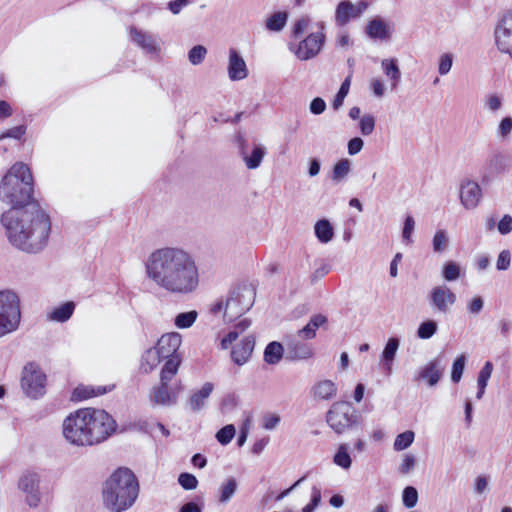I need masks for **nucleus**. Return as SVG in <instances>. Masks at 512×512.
<instances>
[{
  "instance_id": "a211bd4d",
  "label": "nucleus",
  "mask_w": 512,
  "mask_h": 512,
  "mask_svg": "<svg viewBox=\"0 0 512 512\" xmlns=\"http://www.w3.org/2000/svg\"><path fill=\"white\" fill-rule=\"evenodd\" d=\"M255 347V338L253 335L245 336L237 343L231 351L232 361L238 366H242L249 361Z\"/></svg>"
},
{
  "instance_id": "f8f14e48",
  "label": "nucleus",
  "mask_w": 512,
  "mask_h": 512,
  "mask_svg": "<svg viewBox=\"0 0 512 512\" xmlns=\"http://www.w3.org/2000/svg\"><path fill=\"white\" fill-rule=\"evenodd\" d=\"M325 42V35L322 31L310 33L299 42L294 50L295 56L302 61L316 57L321 51Z\"/></svg>"
},
{
  "instance_id": "2eb2a0df",
  "label": "nucleus",
  "mask_w": 512,
  "mask_h": 512,
  "mask_svg": "<svg viewBox=\"0 0 512 512\" xmlns=\"http://www.w3.org/2000/svg\"><path fill=\"white\" fill-rule=\"evenodd\" d=\"M266 153V148L261 144H253L251 152L248 153L244 139L240 138L239 154L247 169H257L261 165Z\"/></svg>"
},
{
  "instance_id": "f03ea898",
  "label": "nucleus",
  "mask_w": 512,
  "mask_h": 512,
  "mask_svg": "<svg viewBox=\"0 0 512 512\" xmlns=\"http://www.w3.org/2000/svg\"><path fill=\"white\" fill-rule=\"evenodd\" d=\"M9 243L27 253H38L48 244L51 218L38 203L10 208L1 216Z\"/></svg>"
},
{
  "instance_id": "20e7f679",
  "label": "nucleus",
  "mask_w": 512,
  "mask_h": 512,
  "mask_svg": "<svg viewBox=\"0 0 512 512\" xmlns=\"http://www.w3.org/2000/svg\"><path fill=\"white\" fill-rule=\"evenodd\" d=\"M138 494L139 484L133 472L119 468L104 483L103 505L110 512H124L133 506Z\"/></svg>"
},
{
  "instance_id": "f3484780",
  "label": "nucleus",
  "mask_w": 512,
  "mask_h": 512,
  "mask_svg": "<svg viewBox=\"0 0 512 512\" xmlns=\"http://www.w3.org/2000/svg\"><path fill=\"white\" fill-rule=\"evenodd\" d=\"M182 343V337L177 332H171L164 334L160 337L156 344L157 350H159L160 355H162L163 359L179 356L177 351Z\"/></svg>"
},
{
  "instance_id": "c85d7f7f",
  "label": "nucleus",
  "mask_w": 512,
  "mask_h": 512,
  "mask_svg": "<svg viewBox=\"0 0 512 512\" xmlns=\"http://www.w3.org/2000/svg\"><path fill=\"white\" fill-rule=\"evenodd\" d=\"M106 392H107V389L104 386L94 387V386L80 385L73 390L71 399L73 401H82V400H86V399H89V398H92L95 396L103 395Z\"/></svg>"
},
{
  "instance_id": "39448f33",
  "label": "nucleus",
  "mask_w": 512,
  "mask_h": 512,
  "mask_svg": "<svg viewBox=\"0 0 512 512\" xmlns=\"http://www.w3.org/2000/svg\"><path fill=\"white\" fill-rule=\"evenodd\" d=\"M33 176L23 162L11 166L0 182V201L10 208L24 207L32 203Z\"/></svg>"
},
{
  "instance_id": "c756f323",
  "label": "nucleus",
  "mask_w": 512,
  "mask_h": 512,
  "mask_svg": "<svg viewBox=\"0 0 512 512\" xmlns=\"http://www.w3.org/2000/svg\"><path fill=\"white\" fill-rule=\"evenodd\" d=\"M351 18H357L350 1H341L335 11V22L338 26L346 25Z\"/></svg>"
},
{
  "instance_id": "680f3d73",
  "label": "nucleus",
  "mask_w": 512,
  "mask_h": 512,
  "mask_svg": "<svg viewBox=\"0 0 512 512\" xmlns=\"http://www.w3.org/2000/svg\"><path fill=\"white\" fill-rule=\"evenodd\" d=\"M26 132V127L24 125H19L16 127H13L6 132L0 134V141L4 140L5 138H14V139H20Z\"/></svg>"
},
{
  "instance_id": "7c9ffc66",
  "label": "nucleus",
  "mask_w": 512,
  "mask_h": 512,
  "mask_svg": "<svg viewBox=\"0 0 512 512\" xmlns=\"http://www.w3.org/2000/svg\"><path fill=\"white\" fill-rule=\"evenodd\" d=\"M283 354V345L280 342L272 341L266 346L263 359L267 364L276 365L283 358Z\"/></svg>"
},
{
  "instance_id": "09e8293b",
  "label": "nucleus",
  "mask_w": 512,
  "mask_h": 512,
  "mask_svg": "<svg viewBox=\"0 0 512 512\" xmlns=\"http://www.w3.org/2000/svg\"><path fill=\"white\" fill-rule=\"evenodd\" d=\"M442 275L446 281H455L460 277V267L454 261L444 264Z\"/></svg>"
},
{
  "instance_id": "a878e982",
  "label": "nucleus",
  "mask_w": 512,
  "mask_h": 512,
  "mask_svg": "<svg viewBox=\"0 0 512 512\" xmlns=\"http://www.w3.org/2000/svg\"><path fill=\"white\" fill-rule=\"evenodd\" d=\"M75 310V303L72 301L65 302L53 308L48 314L47 319L54 322L64 323L68 321Z\"/></svg>"
},
{
  "instance_id": "e433bc0d",
  "label": "nucleus",
  "mask_w": 512,
  "mask_h": 512,
  "mask_svg": "<svg viewBox=\"0 0 512 512\" xmlns=\"http://www.w3.org/2000/svg\"><path fill=\"white\" fill-rule=\"evenodd\" d=\"M165 360L166 362L161 370V381L169 382L177 373L181 359L179 356H174Z\"/></svg>"
},
{
  "instance_id": "49530a36",
  "label": "nucleus",
  "mask_w": 512,
  "mask_h": 512,
  "mask_svg": "<svg viewBox=\"0 0 512 512\" xmlns=\"http://www.w3.org/2000/svg\"><path fill=\"white\" fill-rule=\"evenodd\" d=\"M207 55V49L203 45H196L188 52V60L192 65H200Z\"/></svg>"
},
{
  "instance_id": "a19ab883",
  "label": "nucleus",
  "mask_w": 512,
  "mask_h": 512,
  "mask_svg": "<svg viewBox=\"0 0 512 512\" xmlns=\"http://www.w3.org/2000/svg\"><path fill=\"white\" fill-rule=\"evenodd\" d=\"M197 317L198 313L196 310L182 312L175 317L174 324L177 328L186 329L191 327L195 323Z\"/></svg>"
},
{
  "instance_id": "338daca9",
  "label": "nucleus",
  "mask_w": 512,
  "mask_h": 512,
  "mask_svg": "<svg viewBox=\"0 0 512 512\" xmlns=\"http://www.w3.org/2000/svg\"><path fill=\"white\" fill-rule=\"evenodd\" d=\"M309 109L312 114L320 115L325 111L326 103L322 98L316 97L310 102Z\"/></svg>"
},
{
  "instance_id": "aec40b11",
  "label": "nucleus",
  "mask_w": 512,
  "mask_h": 512,
  "mask_svg": "<svg viewBox=\"0 0 512 512\" xmlns=\"http://www.w3.org/2000/svg\"><path fill=\"white\" fill-rule=\"evenodd\" d=\"M248 75V69L242 56L235 50L229 51L228 76L232 81L242 80Z\"/></svg>"
},
{
  "instance_id": "c03bdc74",
  "label": "nucleus",
  "mask_w": 512,
  "mask_h": 512,
  "mask_svg": "<svg viewBox=\"0 0 512 512\" xmlns=\"http://www.w3.org/2000/svg\"><path fill=\"white\" fill-rule=\"evenodd\" d=\"M438 329V325L434 320H427L422 322L417 329V336L420 339L431 338Z\"/></svg>"
},
{
  "instance_id": "423d86ee",
  "label": "nucleus",
  "mask_w": 512,
  "mask_h": 512,
  "mask_svg": "<svg viewBox=\"0 0 512 512\" xmlns=\"http://www.w3.org/2000/svg\"><path fill=\"white\" fill-rule=\"evenodd\" d=\"M254 299V288L243 285L233 289L225 301L217 302L211 307L210 311L213 314L222 312L224 321L232 322L253 306Z\"/></svg>"
},
{
  "instance_id": "052dcab7",
  "label": "nucleus",
  "mask_w": 512,
  "mask_h": 512,
  "mask_svg": "<svg viewBox=\"0 0 512 512\" xmlns=\"http://www.w3.org/2000/svg\"><path fill=\"white\" fill-rule=\"evenodd\" d=\"M178 483L185 490H193L198 485L197 478L190 473H181L178 477Z\"/></svg>"
},
{
  "instance_id": "412c9836",
  "label": "nucleus",
  "mask_w": 512,
  "mask_h": 512,
  "mask_svg": "<svg viewBox=\"0 0 512 512\" xmlns=\"http://www.w3.org/2000/svg\"><path fill=\"white\" fill-rule=\"evenodd\" d=\"M286 353L290 360H306L313 356V349L311 344L293 338L287 342Z\"/></svg>"
},
{
  "instance_id": "a18cd8bd",
  "label": "nucleus",
  "mask_w": 512,
  "mask_h": 512,
  "mask_svg": "<svg viewBox=\"0 0 512 512\" xmlns=\"http://www.w3.org/2000/svg\"><path fill=\"white\" fill-rule=\"evenodd\" d=\"M466 364L465 355H459L453 362L452 371H451V380L454 383H458L463 375L464 368Z\"/></svg>"
},
{
  "instance_id": "72a5a7b5",
  "label": "nucleus",
  "mask_w": 512,
  "mask_h": 512,
  "mask_svg": "<svg viewBox=\"0 0 512 512\" xmlns=\"http://www.w3.org/2000/svg\"><path fill=\"white\" fill-rule=\"evenodd\" d=\"M314 232L319 242L324 244L330 242L334 237L333 227L327 219L317 221Z\"/></svg>"
},
{
  "instance_id": "f704fd0d",
  "label": "nucleus",
  "mask_w": 512,
  "mask_h": 512,
  "mask_svg": "<svg viewBox=\"0 0 512 512\" xmlns=\"http://www.w3.org/2000/svg\"><path fill=\"white\" fill-rule=\"evenodd\" d=\"M251 325V321L247 318L242 319L238 322L234 329L230 331L221 341V348L227 349L241 333L245 332Z\"/></svg>"
},
{
  "instance_id": "0eeeda50",
  "label": "nucleus",
  "mask_w": 512,
  "mask_h": 512,
  "mask_svg": "<svg viewBox=\"0 0 512 512\" xmlns=\"http://www.w3.org/2000/svg\"><path fill=\"white\" fill-rule=\"evenodd\" d=\"M359 419L357 410L348 401L334 402L325 416L327 425L338 435L356 427Z\"/></svg>"
},
{
  "instance_id": "603ef678",
  "label": "nucleus",
  "mask_w": 512,
  "mask_h": 512,
  "mask_svg": "<svg viewBox=\"0 0 512 512\" xmlns=\"http://www.w3.org/2000/svg\"><path fill=\"white\" fill-rule=\"evenodd\" d=\"M350 88V78H346L340 86L338 93L333 100V108L338 110L344 103V99L347 96Z\"/></svg>"
},
{
  "instance_id": "58836bf2",
  "label": "nucleus",
  "mask_w": 512,
  "mask_h": 512,
  "mask_svg": "<svg viewBox=\"0 0 512 512\" xmlns=\"http://www.w3.org/2000/svg\"><path fill=\"white\" fill-rule=\"evenodd\" d=\"M351 171V161L347 158L340 159L332 170V180L336 183L345 179Z\"/></svg>"
},
{
  "instance_id": "4be33fe9",
  "label": "nucleus",
  "mask_w": 512,
  "mask_h": 512,
  "mask_svg": "<svg viewBox=\"0 0 512 512\" xmlns=\"http://www.w3.org/2000/svg\"><path fill=\"white\" fill-rule=\"evenodd\" d=\"M310 394L314 400L329 401L337 395V386L332 380H321L313 385Z\"/></svg>"
},
{
  "instance_id": "ea45409f",
  "label": "nucleus",
  "mask_w": 512,
  "mask_h": 512,
  "mask_svg": "<svg viewBox=\"0 0 512 512\" xmlns=\"http://www.w3.org/2000/svg\"><path fill=\"white\" fill-rule=\"evenodd\" d=\"M348 448V444H340L333 458L334 463L343 469H349L352 463L351 457L348 453Z\"/></svg>"
},
{
  "instance_id": "5701e85b",
  "label": "nucleus",
  "mask_w": 512,
  "mask_h": 512,
  "mask_svg": "<svg viewBox=\"0 0 512 512\" xmlns=\"http://www.w3.org/2000/svg\"><path fill=\"white\" fill-rule=\"evenodd\" d=\"M151 400L155 404L170 406L176 403L177 396L171 392L168 382L161 381L160 385L153 389Z\"/></svg>"
},
{
  "instance_id": "e2e57ef3",
  "label": "nucleus",
  "mask_w": 512,
  "mask_h": 512,
  "mask_svg": "<svg viewBox=\"0 0 512 512\" xmlns=\"http://www.w3.org/2000/svg\"><path fill=\"white\" fill-rule=\"evenodd\" d=\"M511 263V254L508 250H503L500 252L496 267L498 270H507L510 267Z\"/></svg>"
},
{
  "instance_id": "bf43d9fd",
  "label": "nucleus",
  "mask_w": 512,
  "mask_h": 512,
  "mask_svg": "<svg viewBox=\"0 0 512 512\" xmlns=\"http://www.w3.org/2000/svg\"><path fill=\"white\" fill-rule=\"evenodd\" d=\"M492 371L493 364L489 361L486 362L478 374L477 385L481 386V388H486L488 380L491 377Z\"/></svg>"
},
{
  "instance_id": "864d4df0",
  "label": "nucleus",
  "mask_w": 512,
  "mask_h": 512,
  "mask_svg": "<svg viewBox=\"0 0 512 512\" xmlns=\"http://www.w3.org/2000/svg\"><path fill=\"white\" fill-rule=\"evenodd\" d=\"M415 228V220L411 215L406 216L403 230H402V240L407 245L411 244L413 242L412 240V234Z\"/></svg>"
},
{
  "instance_id": "473e14b6",
  "label": "nucleus",
  "mask_w": 512,
  "mask_h": 512,
  "mask_svg": "<svg viewBox=\"0 0 512 512\" xmlns=\"http://www.w3.org/2000/svg\"><path fill=\"white\" fill-rule=\"evenodd\" d=\"M398 348L399 339L395 337L389 338L382 352V359L384 360V367L387 374H390L392 372V363L394 361Z\"/></svg>"
},
{
  "instance_id": "2f4dec72",
  "label": "nucleus",
  "mask_w": 512,
  "mask_h": 512,
  "mask_svg": "<svg viewBox=\"0 0 512 512\" xmlns=\"http://www.w3.org/2000/svg\"><path fill=\"white\" fill-rule=\"evenodd\" d=\"M164 360L162 355H160L159 350L156 347L150 348L145 351L141 360V369L145 373H149L154 370L159 363Z\"/></svg>"
},
{
  "instance_id": "4468645a",
  "label": "nucleus",
  "mask_w": 512,
  "mask_h": 512,
  "mask_svg": "<svg viewBox=\"0 0 512 512\" xmlns=\"http://www.w3.org/2000/svg\"><path fill=\"white\" fill-rule=\"evenodd\" d=\"M128 35L131 42H133L137 47L142 49L144 52L156 55L161 51V46L156 38L144 31L142 29L137 28L136 26H130L128 28Z\"/></svg>"
},
{
  "instance_id": "bb28decb",
  "label": "nucleus",
  "mask_w": 512,
  "mask_h": 512,
  "mask_svg": "<svg viewBox=\"0 0 512 512\" xmlns=\"http://www.w3.org/2000/svg\"><path fill=\"white\" fill-rule=\"evenodd\" d=\"M327 322V317L322 314L313 315L309 322L297 332L299 338L310 340L315 338L316 330Z\"/></svg>"
},
{
  "instance_id": "69168bd1",
  "label": "nucleus",
  "mask_w": 512,
  "mask_h": 512,
  "mask_svg": "<svg viewBox=\"0 0 512 512\" xmlns=\"http://www.w3.org/2000/svg\"><path fill=\"white\" fill-rule=\"evenodd\" d=\"M500 234L506 235L512 231V217L508 214L504 215L497 224Z\"/></svg>"
},
{
  "instance_id": "4d7b16f0",
  "label": "nucleus",
  "mask_w": 512,
  "mask_h": 512,
  "mask_svg": "<svg viewBox=\"0 0 512 512\" xmlns=\"http://www.w3.org/2000/svg\"><path fill=\"white\" fill-rule=\"evenodd\" d=\"M311 24V19L309 16H302L298 20L295 21L292 34L294 37H300L304 32H306Z\"/></svg>"
},
{
  "instance_id": "6e6552de",
  "label": "nucleus",
  "mask_w": 512,
  "mask_h": 512,
  "mask_svg": "<svg viewBox=\"0 0 512 512\" xmlns=\"http://www.w3.org/2000/svg\"><path fill=\"white\" fill-rule=\"evenodd\" d=\"M21 320L20 298L13 290L0 291V338L16 331Z\"/></svg>"
},
{
  "instance_id": "13d9d810",
  "label": "nucleus",
  "mask_w": 512,
  "mask_h": 512,
  "mask_svg": "<svg viewBox=\"0 0 512 512\" xmlns=\"http://www.w3.org/2000/svg\"><path fill=\"white\" fill-rule=\"evenodd\" d=\"M453 55L451 53H444L439 57L438 72L444 76L448 74L452 68Z\"/></svg>"
},
{
  "instance_id": "393cba45",
  "label": "nucleus",
  "mask_w": 512,
  "mask_h": 512,
  "mask_svg": "<svg viewBox=\"0 0 512 512\" xmlns=\"http://www.w3.org/2000/svg\"><path fill=\"white\" fill-rule=\"evenodd\" d=\"M366 34L372 39L385 40L390 36L389 27L379 17L370 20L366 26Z\"/></svg>"
},
{
  "instance_id": "79ce46f5",
  "label": "nucleus",
  "mask_w": 512,
  "mask_h": 512,
  "mask_svg": "<svg viewBox=\"0 0 512 512\" xmlns=\"http://www.w3.org/2000/svg\"><path fill=\"white\" fill-rule=\"evenodd\" d=\"M237 481L235 478L230 477L220 487L219 501L221 503H227L235 494L237 490Z\"/></svg>"
},
{
  "instance_id": "0e129e2a",
  "label": "nucleus",
  "mask_w": 512,
  "mask_h": 512,
  "mask_svg": "<svg viewBox=\"0 0 512 512\" xmlns=\"http://www.w3.org/2000/svg\"><path fill=\"white\" fill-rule=\"evenodd\" d=\"M371 89L373 91V94L377 98H382L385 95L386 87L380 78H373L370 82Z\"/></svg>"
},
{
  "instance_id": "37998d69",
  "label": "nucleus",
  "mask_w": 512,
  "mask_h": 512,
  "mask_svg": "<svg viewBox=\"0 0 512 512\" xmlns=\"http://www.w3.org/2000/svg\"><path fill=\"white\" fill-rule=\"evenodd\" d=\"M414 438L415 433L411 430L398 434L394 440L393 449L395 451H403L407 449L412 445Z\"/></svg>"
},
{
  "instance_id": "4c0bfd02",
  "label": "nucleus",
  "mask_w": 512,
  "mask_h": 512,
  "mask_svg": "<svg viewBox=\"0 0 512 512\" xmlns=\"http://www.w3.org/2000/svg\"><path fill=\"white\" fill-rule=\"evenodd\" d=\"M287 19L288 14L286 12H275L269 18H267L265 27L269 31L279 32L285 27Z\"/></svg>"
},
{
  "instance_id": "6ab92c4d",
  "label": "nucleus",
  "mask_w": 512,
  "mask_h": 512,
  "mask_svg": "<svg viewBox=\"0 0 512 512\" xmlns=\"http://www.w3.org/2000/svg\"><path fill=\"white\" fill-rule=\"evenodd\" d=\"M444 372V366L438 358L428 362L418 373L417 380H425L430 387L435 386Z\"/></svg>"
},
{
  "instance_id": "6e6d98bb",
  "label": "nucleus",
  "mask_w": 512,
  "mask_h": 512,
  "mask_svg": "<svg viewBox=\"0 0 512 512\" xmlns=\"http://www.w3.org/2000/svg\"><path fill=\"white\" fill-rule=\"evenodd\" d=\"M415 465L416 457L410 453H406L403 455V459L399 465L398 471L403 475H407L414 470Z\"/></svg>"
},
{
  "instance_id": "de8ad7c7",
  "label": "nucleus",
  "mask_w": 512,
  "mask_h": 512,
  "mask_svg": "<svg viewBox=\"0 0 512 512\" xmlns=\"http://www.w3.org/2000/svg\"><path fill=\"white\" fill-rule=\"evenodd\" d=\"M512 132V117L506 116L501 119L497 127V136L502 141L509 139Z\"/></svg>"
},
{
  "instance_id": "7ed1b4c3",
  "label": "nucleus",
  "mask_w": 512,
  "mask_h": 512,
  "mask_svg": "<svg viewBox=\"0 0 512 512\" xmlns=\"http://www.w3.org/2000/svg\"><path fill=\"white\" fill-rule=\"evenodd\" d=\"M117 428L116 421L105 410L81 408L63 421V436L78 447L97 445L108 439Z\"/></svg>"
},
{
  "instance_id": "5fc2aeb1",
  "label": "nucleus",
  "mask_w": 512,
  "mask_h": 512,
  "mask_svg": "<svg viewBox=\"0 0 512 512\" xmlns=\"http://www.w3.org/2000/svg\"><path fill=\"white\" fill-rule=\"evenodd\" d=\"M402 501L407 508H413L418 501L417 490L412 486H407L403 490Z\"/></svg>"
},
{
  "instance_id": "cd10ccee",
  "label": "nucleus",
  "mask_w": 512,
  "mask_h": 512,
  "mask_svg": "<svg viewBox=\"0 0 512 512\" xmlns=\"http://www.w3.org/2000/svg\"><path fill=\"white\" fill-rule=\"evenodd\" d=\"M381 67L384 74L391 81V89L395 90L401 80V71L398 66V61L395 58L383 59Z\"/></svg>"
},
{
  "instance_id": "9d476101",
  "label": "nucleus",
  "mask_w": 512,
  "mask_h": 512,
  "mask_svg": "<svg viewBox=\"0 0 512 512\" xmlns=\"http://www.w3.org/2000/svg\"><path fill=\"white\" fill-rule=\"evenodd\" d=\"M41 475L32 470H26L18 480V489L25 495V502L31 508H36L42 500L40 490Z\"/></svg>"
},
{
  "instance_id": "1a4fd4ad",
  "label": "nucleus",
  "mask_w": 512,
  "mask_h": 512,
  "mask_svg": "<svg viewBox=\"0 0 512 512\" xmlns=\"http://www.w3.org/2000/svg\"><path fill=\"white\" fill-rule=\"evenodd\" d=\"M21 389L31 399H39L46 393V375L38 364L27 363L21 373Z\"/></svg>"
},
{
  "instance_id": "774afa93",
  "label": "nucleus",
  "mask_w": 512,
  "mask_h": 512,
  "mask_svg": "<svg viewBox=\"0 0 512 512\" xmlns=\"http://www.w3.org/2000/svg\"><path fill=\"white\" fill-rule=\"evenodd\" d=\"M485 105L490 111H497L502 106V99L497 94H490L486 97Z\"/></svg>"
},
{
  "instance_id": "b1692460",
  "label": "nucleus",
  "mask_w": 512,
  "mask_h": 512,
  "mask_svg": "<svg viewBox=\"0 0 512 512\" xmlns=\"http://www.w3.org/2000/svg\"><path fill=\"white\" fill-rule=\"evenodd\" d=\"M214 385L211 382H206L204 385L197 391H194L189 399V407L193 412L200 411L204 406L213 392Z\"/></svg>"
},
{
  "instance_id": "dca6fc26",
  "label": "nucleus",
  "mask_w": 512,
  "mask_h": 512,
  "mask_svg": "<svg viewBox=\"0 0 512 512\" xmlns=\"http://www.w3.org/2000/svg\"><path fill=\"white\" fill-rule=\"evenodd\" d=\"M482 193L477 182L466 180L460 187V200L466 209H474L480 202Z\"/></svg>"
},
{
  "instance_id": "9b49d317",
  "label": "nucleus",
  "mask_w": 512,
  "mask_h": 512,
  "mask_svg": "<svg viewBox=\"0 0 512 512\" xmlns=\"http://www.w3.org/2000/svg\"><path fill=\"white\" fill-rule=\"evenodd\" d=\"M494 42L499 52L512 59V14L504 15L496 24Z\"/></svg>"
},
{
  "instance_id": "f257e3e1",
  "label": "nucleus",
  "mask_w": 512,
  "mask_h": 512,
  "mask_svg": "<svg viewBox=\"0 0 512 512\" xmlns=\"http://www.w3.org/2000/svg\"><path fill=\"white\" fill-rule=\"evenodd\" d=\"M146 278L158 289L173 295L194 293L199 286V269L187 250L166 246L153 250L144 262Z\"/></svg>"
},
{
  "instance_id": "3c124183",
  "label": "nucleus",
  "mask_w": 512,
  "mask_h": 512,
  "mask_svg": "<svg viewBox=\"0 0 512 512\" xmlns=\"http://www.w3.org/2000/svg\"><path fill=\"white\" fill-rule=\"evenodd\" d=\"M235 435V427L234 425L232 424H228L226 426H224L223 428H221L217 434H216V439L218 440V442L222 445H227L231 442V440L233 439Z\"/></svg>"
},
{
  "instance_id": "8fccbe9b",
  "label": "nucleus",
  "mask_w": 512,
  "mask_h": 512,
  "mask_svg": "<svg viewBox=\"0 0 512 512\" xmlns=\"http://www.w3.org/2000/svg\"><path fill=\"white\" fill-rule=\"evenodd\" d=\"M375 117L371 114H365L360 118L359 128L361 134L364 136H369L373 133L375 129Z\"/></svg>"
},
{
  "instance_id": "c9c22d12",
  "label": "nucleus",
  "mask_w": 512,
  "mask_h": 512,
  "mask_svg": "<svg viewBox=\"0 0 512 512\" xmlns=\"http://www.w3.org/2000/svg\"><path fill=\"white\" fill-rule=\"evenodd\" d=\"M450 244L448 232L444 229H439L435 232L432 238V248L435 253H444Z\"/></svg>"
},
{
  "instance_id": "ddd939ff",
  "label": "nucleus",
  "mask_w": 512,
  "mask_h": 512,
  "mask_svg": "<svg viewBox=\"0 0 512 512\" xmlns=\"http://www.w3.org/2000/svg\"><path fill=\"white\" fill-rule=\"evenodd\" d=\"M431 306L446 314L456 302V294L446 285L435 286L429 293Z\"/></svg>"
}]
</instances>
